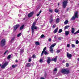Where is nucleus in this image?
<instances>
[{"label": "nucleus", "instance_id": "1", "mask_svg": "<svg viewBox=\"0 0 79 79\" xmlns=\"http://www.w3.org/2000/svg\"><path fill=\"white\" fill-rule=\"evenodd\" d=\"M56 45V43H54V44H52L49 48L50 49L49 51L51 53H53L54 50L52 48L54 47H55Z\"/></svg>", "mask_w": 79, "mask_h": 79}, {"label": "nucleus", "instance_id": "2", "mask_svg": "<svg viewBox=\"0 0 79 79\" xmlns=\"http://www.w3.org/2000/svg\"><path fill=\"white\" fill-rule=\"evenodd\" d=\"M61 73L63 74H69V70H67L66 69H62Z\"/></svg>", "mask_w": 79, "mask_h": 79}, {"label": "nucleus", "instance_id": "3", "mask_svg": "<svg viewBox=\"0 0 79 79\" xmlns=\"http://www.w3.org/2000/svg\"><path fill=\"white\" fill-rule=\"evenodd\" d=\"M78 18V12H76L74 14V16L71 19V20H74L75 18Z\"/></svg>", "mask_w": 79, "mask_h": 79}, {"label": "nucleus", "instance_id": "4", "mask_svg": "<svg viewBox=\"0 0 79 79\" xmlns=\"http://www.w3.org/2000/svg\"><path fill=\"white\" fill-rule=\"evenodd\" d=\"M6 40L5 39H2L0 43V45L1 47H3L5 45Z\"/></svg>", "mask_w": 79, "mask_h": 79}, {"label": "nucleus", "instance_id": "5", "mask_svg": "<svg viewBox=\"0 0 79 79\" xmlns=\"http://www.w3.org/2000/svg\"><path fill=\"white\" fill-rule=\"evenodd\" d=\"M63 7L64 8H65L66 6H67L68 4V0H65L63 2Z\"/></svg>", "mask_w": 79, "mask_h": 79}, {"label": "nucleus", "instance_id": "6", "mask_svg": "<svg viewBox=\"0 0 79 79\" xmlns=\"http://www.w3.org/2000/svg\"><path fill=\"white\" fill-rule=\"evenodd\" d=\"M35 24H36V22H34L33 23L31 27V29H39V28L35 26Z\"/></svg>", "mask_w": 79, "mask_h": 79}, {"label": "nucleus", "instance_id": "7", "mask_svg": "<svg viewBox=\"0 0 79 79\" xmlns=\"http://www.w3.org/2000/svg\"><path fill=\"white\" fill-rule=\"evenodd\" d=\"M8 63L7 62H6L4 64H3V65L1 66V68L2 69H5V67L8 65Z\"/></svg>", "mask_w": 79, "mask_h": 79}, {"label": "nucleus", "instance_id": "8", "mask_svg": "<svg viewBox=\"0 0 79 79\" xmlns=\"http://www.w3.org/2000/svg\"><path fill=\"white\" fill-rule=\"evenodd\" d=\"M20 25L19 24H17L16 25H15L14 26V31H16V30L19 27Z\"/></svg>", "mask_w": 79, "mask_h": 79}, {"label": "nucleus", "instance_id": "9", "mask_svg": "<svg viewBox=\"0 0 79 79\" xmlns=\"http://www.w3.org/2000/svg\"><path fill=\"white\" fill-rule=\"evenodd\" d=\"M67 57H68V58L69 59H71V58L72 57V55L71 54H69L68 52H67Z\"/></svg>", "mask_w": 79, "mask_h": 79}, {"label": "nucleus", "instance_id": "10", "mask_svg": "<svg viewBox=\"0 0 79 79\" xmlns=\"http://www.w3.org/2000/svg\"><path fill=\"white\" fill-rule=\"evenodd\" d=\"M51 61V59L49 56L48 57V59L47 60V62L48 64H49Z\"/></svg>", "mask_w": 79, "mask_h": 79}, {"label": "nucleus", "instance_id": "11", "mask_svg": "<svg viewBox=\"0 0 79 79\" xmlns=\"http://www.w3.org/2000/svg\"><path fill=\"white\" fill-rule=\"evenodd\" d=\"M33 14L34 13H33V12H31L28 15L29 18H30V17H32Z\"/></svg>", "mask_w": 79, "mask_h": 79}, {"label": "nucleus", "instance_id": "12", "mask_svg": "<svg viewBox=\"0 0 79 79\" xmlns=\"http://www.w3.org/2000/svg\"><path fill=\"white\" fill-rule=\"evenodd\" d=\"M46 48H47V47H45L43 49V51H42V53H41V56H42L44 54V52L45 51V50H46Z\"/></svg>", "mask_w": 79, "mask_h": 79}, {"label": "nucleus", "instance_id": "13", "mask_svg": "<svg viewBox=\"0 0 79 79\" xmlns=\"http://www.w3.org/2000/svg\"><path fill=\"white\" fill-rule=\"evenodd\" d=\"M57 60V56H56L55 58L54 59H52V60H51V61H55V62H56V60Z\"/></svg>", "mask_w": 79, "mask_h": 79}, {"label": "nucleus", "instance_id": "14", "mask_svg": "<svg viewBox=\"0 0 79 79\" xmlns=\"http://www.w3.org/2000/svg\"><path fill=\"white\" fill-rule=\"evenodd\" d=\"M75 31V29H74V28H73L71 30V33L72 34H73L74 32V31Z\"/></svg>", "mask_w": 79, "mask_h": 79}, {"label": "nucleus", "instance_id": "15", "mask_svg": "<svg viewBox=\"0 0 79 79\" xmlns=\"http://www.w3.org/2000/svg\"><path fill=\"white\" fill-rule=\"evenodd\" d=\"M69 31H65V34L66 35H69Z\"/></svg>", "mask_w": 79, "mask_h": 79}, {"label": "nucleus", "instance_id": "16", "mask_svg": "<svg viewBox=\"0 0 79 79\" xmlns=\"http://www.w3.org/2000/svg\"><path fill=\"white\" fill-rule=\"evenodd\" d=\"M24 52V49H21L20 50V53L21 54H22Z\"/></svg>", "mask_w": 79, "mask_h": 79}, {"label": "nucleus", "instance_id": "17", "mask_svg": "<svg viewBox=\"0 0 79 79\" xmlns=\"http://www.w3.org/2000/svg\"><path fill=\"white\" fill-rule=\"evenodd\" d=\"M58 27H57V28L54 31V33H56L58 31Z\"/></svg>", "mask_w": 79, "mask_h": 79}, {"label": "nucleus", "instance_id": "18", "mask_svg": "<svg viewBox=\"0 0 79 79\" xmlns=\"http://www.w3.org/2000/svg\"><path fill=\"white\" fill-rule=\"evenodd\" d=\"M68 20H66L64 22V24H67L68 23Z\"/></svg>", "mask_w": 79, "mask_h": 79}, {"label": "nucleus", "instance_id": "19", "mask_svg": "<svg viewBox=\"0 0 79 79\" xmlns=\"http://www.w3.org/2000/svg\"><path fill=\"white\" fill-rule=\"evenodd\" d=\"M58 71V69H57V68H56L54 69L53 70V72H56Z\"/></svg>", "mask_w": 79, "mask_h": 79}, {"label": "nucleus", "instance_id": "20", "mask_svg": "<svg viewBox=\"0 0 79 79\" xmlns=\"http://www.w3.org/2000/svg\"><path fill=\"white\" fill-rule=\"evenodd\" d=\"M31 64L30 63H27V67H30V66H31Z\"/></svg>", "mask_w": 79, "mask_h": 79}, {"label": "nucleus", "instance_id": "21", "mask_svg": "<svg viewBox=\"0 0 79 79\" xmlns=\"http://www.w3.org/2000/svg\"><path fill=\"white\" fill-rule=\"evenodd\" d=\"M35 44L36 45H40V43L38 42H36Z\"/></svg>", "mask_w": 79, "mask_h": 79}, {"label": "nucleus", "instance_id": "22", "mask_svg": "<svg viewBox=\"0 0 79 79\" xmlns=\"http://www.w3.org/2000/svg\"><path fill=\"white\" fill-rule=\"evenodd\" d=\"M51 20L50 21V24H52V22H53V18H52L50 19Z\"/></svg>", "mask_w": 79, "mask_h": 79}, {"label": "nucleus", "instance_id": "23", "mask_svg": "<svg viewBox=\"0 0 79 79\" xmlns=\"http://www.w3.org/2000/svg\"><path fill=\"white\" fill-rule=\"evenodd\" d=\"M68 27H69V26H65V27L64 28V30H65V29H68Z\"/></svg>", "mask_w": 79, "mask_h": 79}, {"label": "nucleus", "instance_id": "24", "mask_svg": "<svg viewBox=\"0 0 79 79\" xmlns=\"http://www.w3.org/2000/svg\"><path fill=\"white\" fill-rule=\"evenodd\" d=\"M41 12H42V10H40V12H39V14H37V15H36L37 16H39V15H40V13H41Z\"/></svg>", "mask_w": 79, "mask_h": 79}, {"label": "nucleus", "instance_id": "25", "mask_svg": "<svg viewBox=\"0 0 79 79\" xmlns=\"http://www.w3.org/2000/svg\"><path fill=\"white\" fill-rule=\"evenodd\" d=\"M60 21V19H56V23H59V21Z\"/></svg>", "mask_w": 79, "mask_h": 79}, {"label": "nucleus", "instance_id": "26", "mask_svg": "<svg viewBox=\"0 0 79 79\" xmlns=\"http://www.w3.org/2000/svg\"><path fill=\"white\" fill-rule=\"evenodd\" d=\"M24 25H23L22 26H21L20 28V30H22L24 28Z\"/></svg>", "mask_w": 79, "mask_h": 79}, {"label": "nucleus", "instance_id": "27", "mask_svg": "<svg viewBox=\"0 0 79 79\" xmlns=\"http://www.w3.org/2000/svg\"><path fill=\"white\" fill-rule=\"evenodd\" d=\"M44 53L45 55H48V54H49V53L47 52V51H44Z\"/></svg>", "mask_w": 79, "mask_h": 79}, {"label": "nucleus", "instance_id": "28", "mask_svg": "<svg viewBox=\"0 0 79 79\" xmlns=\"http://www.w3.org/2000/svg\"><path fill=\"white\" fill-rule=\"evenodd\" d=\"M63 31V30H62V29H59V31H58V33H61V32Z\"/></svg>", "mask_w": 79, "mask_h": 79}, {"label": "nucleus", "instance_id": "29", "mask_svg": "<svg viewBox=\"0 0 79 79\" xmlns=\"http://www.w3.org/2000/svg\"><path fill=\"white\" fill-rule=\"evenodd\" d=\"M44 37H45V35H42L40 37V38H43Z\"/></svg>", "mask_w": 79, "mask_h": 79}, {"label": "nucleus", "instance_id": "30", "mask_svg": "<svg viewBox=\"0 0 79 79\" xmlns=\"http://www.w3.org/2000/svg\"><path fill=\"white\" fill-rule=\"evenodd\" d=\"M40 62L41 63H43V60L42 59H40Z\"/></svg>", "mask_w": 79, "mask_h": 79}, {"label": "nucleus", "instance_id": "31", "mask_svg": "<svg viewBox=\"0 0 79 79\" xmlns=\"http://www.w3.org/2000/svg\"><path fill=\"white\" fill-rule=\"evenodd\" d=\"M11 55H9L7 56V59H10V58H11Z\"/></svg>", "mask_w": 79, "mask_h": 79}, {"label": "nucleus", "instance_id": "32", "mask_svg": "<svg viewBox=\"0 0 79 79\" xmlns=\"http://www.w3.org/2000/svg\"><path fill=\"white\" fill-rule=\"evenodd\" d=\"M59 12V10L57 9H56L55 10V12H56V13H58Z\"/></svg>", "mask_w": 79, "mask_h": 79}, {"label": "nucleus", "instance_id": "33", "mask_svg": "<svg viewBox=\"0 0 79 79\" xmlns=\"http://www.w3.org/2000/svg\"><path fill=\"white\" fill-rule=\"evenodd\" d=\"M16 66H17V65L15 64V65H12V68H15Z\"/></svg>", "mask_w": 79, "mask_h": 79}, {"label": "nucleus", "instance_id": "34", "mask_svg": "<svg viewBox=\"0 0 79 79\" xmlns=\"http://www.w3.org/2000/svg\"><path fill=\"white\" fill-rule=\"evenodd\" d=\"M49 12H51V13H53V10L50 9L49 10Z\"/></svg>", "mask_w": 79, "mask_h": 79}, {"label": "nucleus", "instance_id": "35", "mask_svg": "<svg viewBox=\"0 0 79 79\" xmlns=\"http://www.w3.org/2000/svg\"><path fill=\"white\" fill-rule=\"evenodd\" d=\"M14 40H15V37H13L12 39L10 41L11 42H12V41H13Z\"/></svg>", "mask_w": 79, "mask_h": 79}, {"label": "nucleus", "instance_id": "36", "mask_svg": "<svg viewBox=\"0 0 79 79\" xmlns=\"http://www.w3.org/2000/svg\"><path fill=\"white\" fill-rule=\"evenodd\" d=\"M76 44H79V41H78V40H77L76 41Z\"/></svg>", "mask_w": 79, "mask_h": 79}, {"label": "nucleus", "instance_id": "37", "mask_svg": "<svg viewBox=\"0 0 79 79\" xmlns=\"http://www.w3.org/2000/svg\"><path fill=\"white\" fill-rule=\"evenodd\" d=\"M72 47L73 48H74L75 47V45L74 44H72Z\"/></svg>", "mask_w": 79, "mask_h": 79}, {"label": "nucleus", "instance_id": "38", "mask_svg": "<svg viewBox=\"0 0 79 79\" xmlns=\"http://www.w3.org/2000/svg\"><path fill=\"white\" fill-rule=\"evenodd\" d=\"M32 57L33 58H36L35 55H34L32 56Z\"/></svg>", "mask_w": 79, "mask_h": 79}, {"label": "nucleus", "instance_id": "39", "mask_svg": "<svg viewBox=\"0 0 79 79\" xmlns=\"http://www.w3.org/2000/svg\"><path fill=\"white\" fill-rule=\"evenodd\" d=\"M56 52L57 53H60V50H57Z\"/></svg>", "mask_w": 79, "mask_h": 79}, {"label": "nucleus", "instance_id": "40", "mask_svg": "<svg viewBox=\"0 0 79 79\" xmlns=\"http://www.w3.org/2000/svg\"><path fill=\"white\" fill-rule=\"evenodd\" d=\"M21 33H20L19 34H18L17 35V37H19V36L20 35H21Z\"/></svg>", "mask_w": 79, "mask_h": 79}, {"label": "nucleus", "instance_id": "41", "mask_svg": "<svg viewBox=\"0 0 79 79\" xmlns=\"http://www.w3.org/2000/svg\"><path fill=\"white\" fill-rule=\"evenodd\" d=\"M48 41H49V42H51V41H52V39L49 38L48 39Z\"/></svg>", "mask_w": 79, "mask_h": 79}, {"label": "nucleus", "instance_id": "42", "mask_svg": "<svg viewBox=\"0 0 79 79\" xmlns=\"http://www.w3.org/2000/svg\"><path fill=\"white\" fill-rule=\"evenodd\" d=\"M32 29V30H31L32 33L33 34V33H34V30L33 29V28H32V29Z\"/></svg>", "mask_w": 79, "mask_h": 79}, {"label": "nucleus", "instance_id": "43", "mask_svg": "<svg viewBox=\"0 0 79 79\" xmlns=\"http://www.w3.org/2000/svg\"><path fill=\"white\" fill-rule=\"evenodd\" d=\"M56 26V25H54L53 27H52V28H53V29H54V28H55V27Z\"/></svg>", "mask_w": 79, "mask_h": 79}, {"label": "nucleus", "instance_id": "44", "mask_svg": "<svg viewBox=\"0 0 79 79\" xmlns=\"http://www.w3.org/2000/svg\"><path fill=\"white\" fill-rule=\"evenodd\" d=\"M28 61L29 62H31V59L30 58H29L28 60Z\"/></svg>", "mask_w": 79, "mask_h": 79}, {"label": "nucleus", "instance_id": "45", "mask_svg": "<svg viewBox=\"0 0 79 79\" xmlns=\"http://www.w3.org/2000/svg\"><path fill=\"white\" fill-rule=\"evenodd\" d=\"M8 52V51H6L4 53V55H6V53Z\"/></svg>", "mask_w": 79, "mask_h": 79}, {"label": "nucleus", "instance_id": "46", "mask_svg": "<svg viewBox=\"0 0 79 79\" xmlns=\"http://www.w3.org/2000/svg\"><path fill=\"white\" fill-rule=\"evenodd\" d=\"M67 47H70V45L69 44H68L67 45Z\"/></svg>", "mask_w": 79, "mask_h": 79}, {"label": "nucleus", "instance_id": "47", "mask_svg": "<svg viewBox=\"0 0 79 79\" xmlns=\"http://www.w3.org/2000/svg\"><path fill=\"white\" fill-rule=\"evenodd\" d=\"M50 17L51 18V19H52V18H53L52 15H51V16H50Z\"/></svg>", "mask_w": 79, "mask_h": 79}, {"label": "nucleus", "instance_id": "48", "mask_svg": "<svg viewBox=\"0 0 79 79\" xmlns=\"http://www.w3.org/2000/svg\"><path fill=\"white\" fill-rule=\"evenodd\" d=\"M58 39H59V40H61V38L60 37H59L58 38Z\"/></svg>", "mask_w": 79, "mask_h": 79}, {"label": "nucleus", "instance_id": "49", "mask_svg": "<svg viewBox=\"0 0 79 79\" xmlns=\"http://www.w3.org/2000/svg\"><path fill=\"white\" fill-rule=\"evenodd\" d=\"M40 79H45V78H44L43 77H41L40 78Z\"/></svg>", "mask_w": 79, "mask_h": 79}, {"label": "nucleus", "instance_id": "50", "mask_svg": "<svg viewBox=\"0 0 79 79\" xmlns=\"http://www.w3.org/2000/svg\"><path fill=\"white\" fill-rule=\"evenodd\" d=\"M56 35L55 36H54V39H56Z\"/></svg>", "mask_w": 79, "mask_h": 79}, {"label": "nucleus", "instance_id": "51", "mask_svg": "<svg viewBox=\"0 0 79 79\" xmlns=\"http://www.w3.org/2000/svg\"><path fill=\"white\" fill-rule=\"evenodd\" d=\"M68 65H69V64H68V63H67L66 64V66H68Z\"/></svg>", "mask_w": 79, "mask_h": 79}, {"label": "nucleus", "instance_id": "52", "mask_svg": "<svg viewBox=\"0 0 79 79\" xmlns=\"http://www.w3.org/2000/svg\"><path fill=\"white\" fill-rule=\"evenodd\" d=\"M77 33H79V30H78L77 31Z\"/></svg>", "mask_w": 79, "mask_h": 79}, {"label": "nucleus", "instance_id": "53", "mask_svg": "<svg viewBox=\"0 0 79 79\" xmlns=\"http://www.w3.org/2000/svg\"><path fill=\"white\" fill-rule=\"evenodd\" d=\"M77 34V31L74 33V34Z\"/></svg>", "mask_w": 79, "mask_h": 79}, {"label": "nucleus", "instance_id": "54", "mask_svg": "<svg viewBox=\"0 0 79 79\" xmlns=\"http://www.w3.org/2000/svg\"><path fill=\"white\" fill-rule=\"evenodd\" d=\"M15 55H17V54H18V53H15Z\"/></svg>", "mask_w": 79, "mask_h": 79}, {"label": "nucleus", "instance_id": "55", "mask_svg": "<svg viewBox=\"0 0 79 79\" xmlns=\"http://www.w3.org/2000/svg\"><path fill=\"white\" fill-rule=\"evenodd\" d=\"M18 60H15V62H16V63H18Z\"/></svg>", "mask_w": 79, "mask_h": 79}, {"label": "nucleus", "instance_id": "56", "mask_svg": "<svg viewBox=\"0 0 79 79\" xmlns=\"http://www.w3.org/2000/svg\"><path fill=\"white\" fill-rule=\"evenodd\" d=\"M58 6H59L60 5V3H58Z\"/></svg>", "mask_w": 79, "mask_h": 79}, {"label": "nucleus", "instance_id": "57", "mask_svg": "<svg viewBox=\"0 0 79 79\" xmlns=\"http://www.w3.org/2000/svg\"><path fill=\"white\" fill-rule=\"evenodd\" d=\"M24 19H25V18H24L23 19V20H24Z\"/></svg>", "mask_w": 79, "mask_h": 79}, {"label": "nucleus", "instance_id": "58", "mask_svg": "<svg viewBox=\"0 0 79 79\" xmlns=\"http://www.w3.org/2000/svg\"><path fill=\"white\" fill-rule=\"evenodd\" d=\"M1 66V64H0V67Z\"/></svg>", "mask_w": 79, "mask_h": 79}, {"label": "nucleus", "instance_id": "59", "mask_svg": "<svg viewBox=\"0 0 79 79\" xmlns=\"http://www.w3.org/2000/svg\"><path fill=\"white\" fill-rule=\"evenodd\" d=\"M78 71H79V70H78Z\"/></svg>", "mask_w": 79, "mask_h": 79}]
</instances>
